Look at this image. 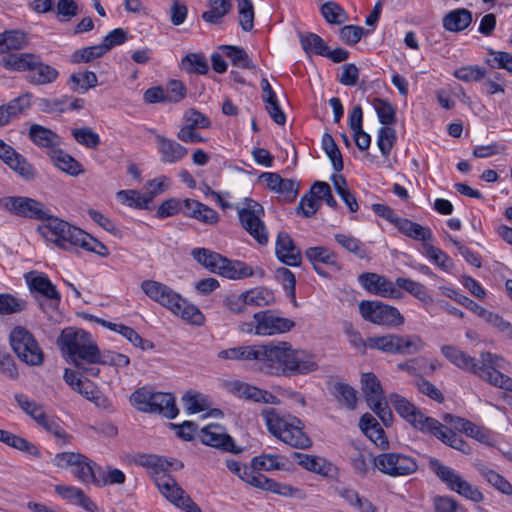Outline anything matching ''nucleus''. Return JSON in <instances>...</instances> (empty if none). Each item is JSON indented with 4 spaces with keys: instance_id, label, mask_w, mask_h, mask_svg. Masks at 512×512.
Wrapping results in <instances>:
<instances>
[{
    "instance_id": "56",
    "label": "nucleus",
    "mask_w": 512,
    "mask_h": 512,
    "mask_svg": "<svg viewBox=\"0 0 512 512\" xmlns=\"http://www.w3.org/2000/svg\"><path fill=\"white\" fill-rule=\"evenodd\" d=\"M367 346L385 353L396 354V334L367 338Z\"/></svg>"
},
{
    "instance_id": "37",
    "label": "nucleus",
    "mask_w": 512,
    "mask_h": 512,
    "mask_svg": "<svg viewBox=\"0 0 512 512\" xmlns=\"http://www.w3.org/2000/svg\"><path fill=\"white\" fill-rule=\"evenodd\" d=\"M28 45L26 33L20 30H10L0 33V54L12 50H21Z\"/></svg>"
},
{
    "instance_id": "63",
    "label": "nucleus",
    "mask_w": 512,
    "mask_h": 512,
    "mask_svg": "<svg viewBox=\"0 0 512 512\" xmlns=\"http://www.w3.org/2000/svg\"><path fill=\"white\" fill-rule=\"evenodd\" d=\"M98 364L115 367H126L130 364V359L124 354L112 351L101 353L100 349L98 348V359L95 360V366L97 367Z\"/></svg>"
},
{
    "instance_id": "52",
    "label": "nucleus",
    "mask_w": 512,
    "mask_h": 512,
    "mask_svg": "<svg viewBox=\"0 0 512 512\" xmlns=\"http://www.w3.org/2000/svg\"><path fill=\"white\" fill-rule=\"evenodd\" d=\"M373 107L380 123L385 125V127H389V125H393L396 122V110L390 102L375 98L373 100Z\"/></svg>"
},
{
    "instance_id": "27",
    "label": "nucleus",
    "mask_w": 512,
    "mask_h": 512,
    "mask_svg": "<svg viewBox=\"0 0 512 512\" xmlns=\"http://www.w3.org/2000/svg\"><path fill=\"white\" fill-rule=\"evenodd\" d=\"M183 204L185 213L189 217L209 225H214L219 221V215L214 209L197 200L185 199Z\"/></svg>"
},
{
    "instance_id": "29",
    "label": "nucleus",
    "mask_w": 512,
    "mask_h": 512,
    "mask_svg": "<svg viewBox=\"0 0 512 512\" xmlns=\"http://www.w3.org/2000/svg\"><path fill=\"white\" fill-rule=\"evenodd\" d=\"M148 413H159L168 419H173L178 414L175 398L171 393L154 392L151 410Z\"/></svg>"
},
{
    "instance_id": "4",
    "label": "nucleus",
    "mask_w": 512,
    "mask_h": 512,
    "mask_svg": "<svg viewBox=\"0 0 512 512\" xmlns=\"http://www.w3.org/2000/svg\"><path fill=\"white\" fill-rule=\"evenodd\" d=\"M450 362L463 370L477 374L494 386L512 390V379L500 371H507L508 362L499 355L489 352L482 353L481 364L477 365L474 358L450 347Z\"/></svg>"
},
{
    "instance_id": "43",
    "label": "nucleus",
    "mask_w": 512,
    "mask_h": 512,
    "mask_svg": "<svg viewBox=\"0 0 512 512\" xmlns=\"http://www.w3.org/2000/svg\"><path fill=\"white\" fill-rule=\"evenodd\" d=\"M300 43L302 49L307 55L316 54L323 56L327 53V44L317 34L314 33H299Z\"/></svg>"
},
{
    "instance_id": "31",
    "label": "nucleus",
    "mask_w": 512,
    "mask_h": 512,
    "mask_svg": "<svg viewBox=\"0 0 512 512\" xmlns=\"http://www.w3.org/2000/svg\"><path fill=\"white\" fill-rule=\"evenodd\" d=\"M476 469L480 476L497 491L507 496L512 495V485L504 476L482 463L476 464Z\"/></svg>"
},
{
    "instance_id": "3",
    "label": "nucleus",
    "mask_w": 512,
    "mask_h": 512,
    "mask_svg": "<svg viewBox=\"0 0 512 512\" xmlns=\"http://www.w3.org/2000/svg\"><path fill=\"white\" fill-rule=\"evenodd\" d=\"M58 344L83 374L92 377L99 375L100 369L95 366L99 347L88 332L82 329L66 328L61 332Z\"/></svg>"
},
{
    "instance_id": "23",
    "label": "nucleus",
    "mask_w": 512,
    "mask_h": 512,
    "mask_svg": "<svg viewBox=\"0 0 512 512\" xmlns=\"http://www.w3.org/2000/svg\"><path fill=\"white\" fill-rule=\"evenodd\" d=\"M231 391L241 398L257 403L278 405L280 400L272 393L244 382H233Z\"/></svg>"
},
{
    "instance_id": "28",
    "label": "nucleus",
    "mask_w": 512,
    "mask_h": 512,
    "mask_svg": "<svg viewBox=\"0 0 512 512\" xmlns=\"http://www.w3.org/2000/svg\"><path fill=\"white\" fill-rule=\"evenodd\" d=\"M37 56L38 55L33 53H12L3 57L0 64L9 71L30 72V70L35 67Z\"/></svg>"
},
{
    "instance_id": "35",
    "label": "nucleus",
    "mask_w": 512,
    "mask_h": 512,
    "mask_svg": "<svg viewBox=\"0 0 512 512\" xmlns=\"http://www.w3.org/2000/svg\"><path fill=\"white\" fill-rule=\"evenodd\" d=\"M397 228L402 234L414 240L422 241V243H428L433 238L430 228L412 222L409 219L401 218L400 221H397Z\"/></svg>"
},
{
    "instance_id": "9",
    "label": "nucleus",
    "mask_w": 512,
    "mask_h": 512,
    "mask_svg": "<svg viewBox=\"0 0 512 512\" xmlns=\"http://www.w3.org/2000/svg\"><path fill=\"white\" fill-rule=\"evenodd\" d=\"M10 344L17 357L27 365L39 366L44 361V354L38 342L24 327H15L10 333Z\"/></svg>"
},
{
    "instance_id": "38",
    "label": "nucleus",
    "mask_w": 512,
    "mask_h": 512,
    "mask_svg": "<svg viewBox=\"0 0 512 512\" xmlns=\"http://www.w3.org/2000/svg\"><path fill=\"white\" fill-rule=\"evenodd\" d=\"M335 241L346 251L354 254L359 259L370 260V252L365 244L359 239L349 234L337 233L334 235Z\"/></svg>"
},
{
    "instance_id": "19",
    "label": "nucleus",
    "mask_w": 512,
    "mask_h": 512,
    "mask_svg": "<svg viewBox=\"0 0 512 512\" xmlns=\"http://www.w3.org/2000/svg\"><path fill=\"white\" fill-rule=\"evenodd\" d=\"M26 281L31 292H35L52 302L56 308L61 300V295L56 286L44 273L30 272L26 275Z\"/></svg>"
},
{
    "instance_id": "30",
    "label": "nucleus",
    "mask_w": 512,
    "mask_h": 512,
    "mask_svg": "<svg viewBox=\"0 0 512 512\" xmlns=\"http://www.w3.org/2000/svg\"><path fill=\"white\" fill-rule=\"evenodd\" d=\"M58 76L59 72L54 67L43 63L38 55L35 67L29 72L28 81L36 85H45L54 82Z\"/></svg>"
},
{
    "instance_id": "46",
    "label": "nucleus",
    "mask_w": 512,
    "mask_h": 512,
    "mask_svg": "<svg viewBox=\"0 0 512 512\" xmlns=\"http://www.w3.org/2000/svg\"><path fill=\"white\" fill-rule=\"evenodd\" d=\"M119 200L130 207L139 209H149V205L153 200V195L140 193L135 190H122L118 192Z\"/></svg>"
},
{
    "instance_id": "5",
    "label": "nucleus",
    "mask_w": 512,
    "mask_h": 512,
    "mask_svg": "<svg viewBox=\"0 0 512 512\" xmlns=\"http://www.w3.org/2000/svg\"><path fill=\"white\" fill-rule=\"evenodd\" d=\"M141 289L151 300L169 309L182 319L195 325L203 323L204 316L200 310L195 305L187 302L169 286L154 280H144L141 283Z\"/></svg>"
},
{
    "instance_id": "48",
    "label": "nucleus",
    "mask_w": 512,
    "mask_h": 512,
    "mask_svg": "<svg viewBox=\"0 0 512 512\" xmlns=\"http://www.w3.org/2000/svg\"><path fill=\"white\" fill-rule=\"evenodd\" d=\"M54 164L63 172L72 176L79 175L83 170L81 164L75 160L71 155L62 150L55 151L52 156Z\"/></svg>"
},
{
    "instance_id": "57",
    "label": "nucleus",
    "mask_w": 512,
    "mask_h": 512,
    "mask_svg": "<svg viewBox=\"0 0 512 512\" xmlns=\"http://www.w3.org/2000/svg\"><path fill=\"white\" fill-rule=\"evenodd\" d=\"M14 399L18 406L29 415L35 422L38 421L45 414L43 407L35 401L30 400L29 397L23 393H16Z\"/></svg>"
},
{
    "instance_id": "49",
    "label": "nucleus",
    "mask_w": 512,
    "mask_h": 512,
    "mask_svg": "<svg viewBox=\"0 0 512 512\" xmlns=\"http://www.w3.org/2000/svg\"><path fill=\"white\" fill-rule=\"evenodd\" d=\"M423 341L417 335L402 336L396 334V354L410 355L423 348Z\"/></svg>"
},
{
    "instance_id": "62",
    "label": "nucleus",
    "mask_w": 512,
    "mask_h": 512,
    "mask_svg": "<svg viewBox=\"0 0 512 512\" xmlns=\"http://www.w3.org/2000/svg\"><path fill=\"white\" fill-rule=\"evenodd\" d=\"M125 480L126 476L121 470L109 466L107 470L104 471L100 467L96 480V486L101 487L105 485L123 484Z\"/></svg>"
},
{
    "instance_id": "41",
    "label": "nucleus",
    "mask_w": 512,
    "mask_h": 512,
    "mask_svg": "<svg viewBox=\"0 0 512 512\" xmlns=\"http://www.w3.org/2000/svg\"><path fill=\"white\" fill-rule=\"evenodd\" d=\"M71 90L79 93H86L89 89L98 84L97 76L92 71L73 73L68 81Z\"/></svg>"
},
{
    "instance_id": "51",
    "label": "nucleus",
    "mask_w": 512,
    "mask_h": 512,
    "mask_svg": "<svg viewBox=\"0 0 512 512\" xmlns=\"http://www.w3.org/2000/svg\"><path fill=\"white\" fill-rule=\"evenodd\" d=\"M71 134L78 144L86 148L96 149L101 143L99 135L87 126L73 128Z\"/></svg>"
},
{
    "instance_id": "64",
    "label": "nucleus",
    "mask_w": 512,
    "mask_h": 512,
    "mask_svg": "<svg viewBox=\"0 0 512 512\" xmlns=\"http://www.w3.org/2000/svg\"><path fill=\"white\" fill-rule=\"evenodd\" d=\"M396 287L403 289L421 301H426L428 298L426 288L423 284L413 281L408 278L399 277L396 279Z\"/></svg>"
},
{
    "instance_id": "18",
    "label": "nucleus",
    "mask_w": 512,
    "mask_h": 512,
    "mask_svg": "<svg viewBox=\"0 0 512 512\" xmlns=\"http://www.w3.org/2000/svg\"><path fill=\"white\" fill-rule=\"evenodd\" d=\"M199 438L203 444L223 451L236 454L242 451L236 448L232 437L228 435L225 428L219 424H209L202 428L199 433Z\"/></svg>"
},
{
    "instance_id": "7",
    "label": "nucleus",
    "mask_w": 512,
    "mask_h": 512,
    "mask_svg": "<svg viewBox=\"0 0 512 512\" xmlns=\"http://www.w3.org/2000/svg\"><path fill=\"white\" fill-rule=\"evenodd\" d=\"M390 401L396 412L415 429L422 433L431 434L445 444L448 443L446 427L438 420L426 416L414 404L398 394L390 395Z\"/></svg>"
},
{
    "instance_id": "47",
    "label": "nucleus",
    "mask_w": 512,
    "mask_h": 512,
    "mask_svg": "<svg viewBox=\"0 0 512 512\" xmlns=\"http://www.w3.org/2000/svg\"><path fill=\"white\" fill-rule=\"evenodd\" d=\"M322 148L330 159L334 170L336 172L342 171L344 167L342 154L329 133H324L322 136Z\"/></svg>"
},
{
    "instance_id": "40",
    "label": "nucleus",
    "mask_w": 512,
    "mask_h": 512,
    "mask_svg": "<svg viewBox=\"0 0 512 512\" xmlns=\"http://www.w3.org/2000/svg\"><path fill=\"white\" fill-rule=\"evenodd\" d=\"M231 8V0H209V10L202 14V19L210 24H220Z\"/></svg>"
},
{
    "instance_id": "33",
    "label": "nucleus",
    "mask_w": 512,
    "mask_h": 512,
    "mask_svg": "<svg viewBox=\"0 0 512 512\" xmlns=\"http://www.w3.org/2000/svg\"><path fill=\"white\" fill-rule=\"evenodd\" d=\"M30 106L28 95L14 98L6 105L0 106V127L7 125L13 118L19 116Z\"/></svg>"
},
{
    "instance_id": "12",
    "label": "nucleus",
    "mask_w": 512,
    "mask_h": 512,
    "mask_svg": "<svg viewBox=\"0 0 512 512\" xmlns=\"http://www.w3.org/2000/svg\"><path fill=\"white\" fill-rule=\"evenodd\" d=\"M54 464L61 468L72 467L73 475L82 483L96 485L100 467L88 457L74 452H62L54 457Z\"/></svg>"
},
{
    "instance_id": "11",
    "label": "nucleus",
    "mask_w": 512,
    "mask_h": 512,
    "mask_svg": "<svg viewBox=\"0 0 512 512\" xmlns=\"http://www.w3.org/2000/svg\"><path fill=\"white\" fill-rule=\"evenodd\" d=\"M43 229H45V236L64 250L75 246L80 247L86 233L80 228L72 226L66 221L53 216Z\"/></svg>"
},
{
    "instance_id": "2",
    "label": "nucleus",
    "mask_w": 512,
    "mask_h": 512,
    "mask_svg": "<svg viewBox=\"0 0 512 512\" xmlns=\"http://www.w3.org/2000/svg\"><path fill=\"white\" fill-rule=\"evenodd\" d=\"M135 463L147 469L162 495L170 502L187 512H201L199 506L185 494L184 490L168 473L173 465L172 462L154 454H139Z\"/></svg>"
},
{
    "instance_id": "32",
    "label": "nucleus",
    "mask_w": 512,
    "mask_h": 512,
    "mask_svg": "<svg viewBox=\"0 0 512 512\" xmlns=\"http://www.w3.org/2000/svg\"><path fill=\"white\" fill-rule=\"evenodd\" d=\"M29 137L35 145L42 148H54L61 143L60 137L55 132L38 124L30 126Z\"/></svg>"
},
{
    "instance_id": "50",
    "label": "nucleus",
    "mask_w": 512,
    "mask_h": 512,
    "mask_svg": "<svg viewBox=\"0 0 512 512\" xmlns=\"http://www.w3.org/2000/svg\"><path fill=\"white\" fill-rule=\"evenodd\" d=\"M282 457L274 454H262L252 458L251 463L253 469L257 471H271L281 470L284 468L285 463L282 461Z\"/></svg>"
},
{
    "instance_id": "60",
    "label": "nucleus",
    "mask_w": 512,
    "mask_h": 512,
    "mask_svg": "<svg viewBox=\"0 0 512 512\" xmlns=\"http://www.w3.org/2000/svg\"><path fill=\"white\" fill-rule=\"evenodd\" d=\"M106 54L101 44L85 47L74 51L71 55V62L74 64L88 63Z\"/></svg>"
},
{
    "instance_id": "13",
    "label": "nucleus",
    "mask_w": 512,
    "mask_h": 512,
    "mask_svg": "<svg viewBox=\"0 0 512 512\" xmlns=\"http://www.w3.org/2000/svg\"><path fill=\"white\" fill-rule=\"evenodd\" d=\"M359 312L366 321L377 325L400 326L404 323V317L396 307L380 301L363 300L359 304Z\"/></svg>"
},
{
    "instance_id": "61",
    "label": "nucleus",
    "mask_w": 512,
    "mask_h": 512,
    "mask_svg": "<svg viewBox=\"0 0 512 512\" xmlns=\"http://www.w3.org/2000/svg\"><path fill=\"white\" fill-rule=\"evenodd\" d=\"M153 396V390L142 387L132 393L130 401L132 405L139 411L149 412V410H151Z\"/></svg>"
},
{
    "instance_id": "55",
    "label": "nucleus",
    "mask_w": 512,
    "mask_h": 512,
    "mask_svg": "<svg viewBox=\"0 0 512 512\" xmlns=\"http://www.w3.org/2000/svg\"><path fill=\"white\" fill-rule=\"evenodd\" d=\"M182 66L188 73L206 74L208 63L201 53H189L182 59Z\"/></svg>"
},
{
    "instance_id": "14",
    "label": "nucleus",
    "mask_w": 512,
    "mask_h": 512,
    "mask_svg": "<svg viewBox=\"0 0 512 512\" xmlns=\"http://www.w3.org/2000/svg\"><path fill=\"white\" fill-rule=\"evenodd\" d=\"M242 227L260 244L268 243V231L261 217L263 207L252 199H246L245 206L238 211Z\"/></svg>"
},
{
    "instance_id": "16",
    "label": "nucleus",
    "mask_w": 512,
    "mask_h": 512,
    "mask_svg": "<svg viewBox=\"0 0 512 512\" xmlns=\"http://www.w3.org/2000/svg\"><path fill=\"white\" fill-rule=\"evenodd\" d=\"M358 281L371 294L393 299H399L403 296V292L396 287V282L393 283L382 275L365 272L358 276Z\"/></svg>"
},
{
    "instance_id": "8",
    "label": "nucleus",
    "mask_w": 512,
    "mask_h": 512,
    "mask_svg": "<svg viewBox=\"0 0 512 512\" xmlns=\"http://www.w3.org/2000/svg\"><path fill=\"white\" fill-rule=\"evenodd\" d=\"M0 208L18 217L39 221L51 219V211L36 199L24 196H6L0 198Z\"/></svg>"
},
{
    "instance_id": "20",
    "label": "nucleus",
    "mask_w": 512,
    "mask_h": 512,
    "mask_svg": "<svg viewBox=\"0 0 512 512\" xmlns=\"http://www.w3.org/2000/svg\"><path fill=\"white\" fill-rule=\"evenodd\" d=\"M157 149L163 163L174 164L183 160L188 150L177 141L155 133Z\"/></svg>"
},
{
    "instance_id": "17",
    "label": "nucleus",
    "mask_w": 512,
    "mask_h": 512,
    "mask_svg": "<svg viewBox=\"0 0 512 512\" xmlns=\"http://www.w3.org/2000/svg\"><path fill=\"white\" fill-rule=\"evenodd\" d=\"M257 335H274L290 331L295 323L291 319L275 315L272 310L260 311L253 315Z\"/></svg>"
},
{
    "instance_id": "10",
    "label": "nucleus",
    "mask_w": 512,
    "mask_h": 512,
    "mask_svg": "<svg viewBox=\"0 0 512 512\" xmlns=\"http://www.w3.org/2000/svg\"><path fill=\"white\" fill-rule=\"evenodd\" d=\"M361 388L370 409L378 415L386 426L390 425L393 415L388 407L384 391L377 376L371 372L363 373L361 376Z\"/></svg>"
},
{
    "instance_id": "58",
    "label": "nucleus",
    "mask_w": 512,
    "mask_h": 512,
    "mask_svg": "<svg viewBox=\"0 0 512 512\" xmlns=\"http://www.w3.org/2000/svg\"><path fill=\"white\" fill-rule=\"evenodd\" d=\"M472 23V13L465 8L450 11V32H461Z\"/></svg>"
},
{
    "instance_id": "24",
    "label": "nucleus",
    "mask_w": 512,
    "mask_h": 512,
    "mask_svg": "<svg viewBox=\"0 0 512 512\" xmlns=\"http://www.w3.org/2000/svg\"><path fill=\"white\" fill-rule=\"evenodd\" d=\"M305 257L312 264L314 270L323 277H326L328 274L324 272L319 264H324L328 266H338V256L331 249L325 246H315L306 249Z\"/></svg>"
},
{
    "instance_id": "26",
    "label": "nucleus",
    "mask_w": 512,
    "mask_h": 512,
    "mask_svg": "<svg viewBox=\"0 0 512 512\" xmlns=\"http://www.w3.org/2000/svg\"><path fill=\"white\" fill-rule=\"evenodd\" d=\"M56 493L65 500L79 505L88 512H98L97 505L85 495V493L77 487L57 485L55 487Z\"/></svg>"
},
{
    "instance_id": "6",
    "label": "nucleus",
    "mask_w": 512,
    "mask_h": 512,
    "mask_svg": "<svg viewBox=\"0 0 512 512\" xmlns=\"http://www.w3.org/2000/svg\"><path fill=\"white\" fill-rule=\"evenodd\" d=\"M261 415L268 431L285 444L298 449L312 446L311 439L303 431L302 421L297 417L281 416L275 409H264Z\"/></svg>"
},
{
    "instance_id": "45",
    "label": "nucleus",
    "mask_w": 512,
    "mask_h": 512,
    "mask_svg": "<svg viewBox=\"0 0 512 512\" xmlns=\"http://www.w3.org/2000/svg\"><path fill=\"white\" fill-rule=\"evenodd\" d=\"M332 393L340 404L346 406L350 410L355 409L357 403V391L349 384L336 382L333 385Z\"/></svg>"
},
{
    "instance_id": "54",
    "label": "nucleus",
    "mask_w": 512,
    "mask_h": 512,
    "mask_svg": "<svg viewBox=\"0 0 512 512\" xmlns=\"http://www.w3.org/2000/svg\"><path fill=\"white\" fill-rule=\"evenodd\" d=\"M321 14L330 24L339 25L347 20L345 10L333 1H328L321 6Z\"/></svg>"
},
{
    "instance_id": "1",
    "label": "nucleus",
    "mask_w": 512,
    "mask_h": 512,
    "mask_svg": "<svg viewBox=\"0 0 512 512\" xmlns=\"http://www.w3.org/2000/svg\"><path fill=\"white\" fill-rule=\"evenodd\" d=\"M260 369L276 376L307 374L317 370L314 356L304 350L293 349L286 341L258 345Z\"/></svg>"
},
{
    "instance_id": "34",
    "label": "nucleus",
    "mask_w": 512,
    "mask_h": 512,
    "mask_svg": "<svg viewBox=\"0 0 512 512\" xmlns=\"http://www.w3.org/2000/svg\"><path fill=\"white\" fill-rule=\"evenodd\" d=\"M223 262L217 273L218 275L233 280L244 279L253 275V269L242 261L229 260L225 257Z\"/></svg>"
},
{
    "instance_id": "44",
    "label": "nucleus",
    "mask_w": 512,
    "mask_h": 512,
    "mask_svg": "<svg viewBox=\"0 0 512 512\" xmlns=\"http://www.w3.org/2000/svg\"><path fill=\"white\" fill-rule=\"evenodd\" d=\"M246 302L250 306L264 307L275 302L272 290L265 287H257L244 292Z\"/></svg>"
},
{
    "instance_id": "59",
    "label": "nucleus",
    "mask_w": 512,
    "mask_h": 512,
    "mask_svg": "<svg viewBox=\"0 0 512 512\" xmlns=\"http://www.w3.org/2000/svg\"><path fill=\"white\" fill-rule=\"evenodd\" d=\"M239 12V25L249 32L254 27V9L251 0H236Z\"/></svg>"
},
{
    "instance_id": "36",
    "label": "nucleus",
    "mask_w": 512,
    "mask_h": 512,
    "mask_svg": "<svg viewBox=\"0 0 512 512\" xmlns=\"http://www.w3.org/2000/svg\"><path fill=\"white\" fill-rule=\"evenodd\" d=\"M191 255L199 264L212 273H218L220 266L224 263V256L206 248H194Z\"/></svg>"
},
{
    "instance_id": "21",
    "label": "nucleus",
    "mask_w": 512,
    "mask_h": 512,
    "mask_svg": "<svg viewBox=\"0 0 512 512\" xmlns=\"http://www.w3.org/2000/svg\"><path fill=\"white\" fill-rule=\"evenodd\" d=\"M452 430L463 432L482 444L488 446L493 444V438L490 430L485 427L478 426L469 420L450 415V432Z\"/></svg>"
},
{
    "instance_id": "25",
    "label": "nucleus",
    "mask_w": 512,
    "mask_h": 512,
    "mask_svg": "<svg viewBox=\"0 0 512 512\" xmlns=\"http://www.w3.org/2000/svg\"><path fill=\"white\" fill-rule=\"evenodd\" d=\"M449 483L450 490L455 491L472 502L479 503L484 500V495L477 486L472 485L452 470H450Z\"/></svg>"
},
{
    "instance_id": "22",
    "label": "nucleus",
    "mask_w": 512,
    "mask_h": 512,
    "mask_svg": "<svg viewBox=\"0 0 512 512\" xmlns=\"http://www.w3.org/2000/svg\"><path fill=\"white\" fill-rule=\"evenodd\" d=\"M275 252L278 259L289 266L301 264L300 250L295 246L290 235L284 231L278 233Z\"/></svg>"
},
{
    "instance_id": "15",
    "label": "nucleus",
    "mask_w": 512,
    "mask_h": 512,
    "mask_svg": "<svg viewBox=\"0 0 512 512\" xmlns=\"http://www.w3.org/2000/svg\"><path fill=\"white\" fill-rule=\"evenodd\" d=\"M374 466L382 473L392 477L405 476L417 470L413 458L401 453H382L373 458Z\"/></svg>"
},
{
    "instance_id": "53",
    "label": "nucleus",
    "mask_w": 512,
    "mask_h": 512,
    "mask_svg": "<svg viewBox=\"0 0 512 512\" xmlns=\"http://www.w3.org/2000/svg\"><path fill=\"white\" fill-rule=\"evenodd\" d=\"M221 50L231 60L233 65L246 69L254 67L252 60L249 58L248 54L243 48L238 46L223 45Z\"/></svg>"
},
{
    "instance_id": "39",
    "label": "nucleus",
    "mask_w": 512,
    "mask_h": 512,
    "mask_svg": "<svg viewBox=\"0 0 512 512\" xmlns=\"http://www.w3.org/2000/svg\"><path fill=\"white\" fill-rule=\"evenodd\" d=\"M6 165L25 181H33L37 177L36 168L18 152L10 161H7Z\"/></svg>"
},
{
    "instance_id": "42",
    "label": "nucleus",
    "mask_w": 512,
    "mask_h": 512,
    "mask_svg": "<svg viewBox=\"0 0 512 512\" xmlns=\"http://www.w3.org/2000/svg\"><path fill=\"white\" fill-rule=\"evenodd\" d=\"M298 457L299 464L306 470L323 476H328L332 471V464L322 457L307 454H298Z\"/></svg>"
}]
</instances>
